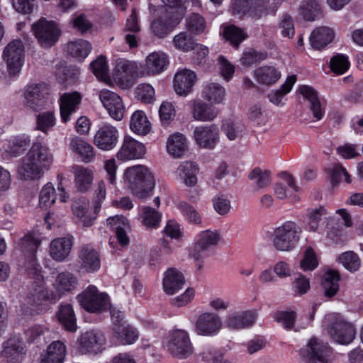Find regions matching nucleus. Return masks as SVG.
Segmentation results:
<instances>
[{"label": "nucleus", "mask_w": 363, "mask_h": 363, "mask_svg": "<svg viewBox=\"0 0 363 363\" xmlns=\"http://www.w3.org/2000/svg\"><path fill=\"white\" fill-rule=\"evenodd\" d=\"M219 130L216 125H202L196 127L194 136L199 147L213 149L218 141Z\"/></svg>", "instance_id": "nucleus-22"}, {"label": "nucleus", "mask_w": 363, "mask_h": 363, "mask_svg": "<svg viewBox=\"0 0 363 363\" xmlns=\"http://www.w3.org/2000/svg\"><path fill=\"white\" fill-rule=\"evenodd\" d=\"M25 157L45 170H48L53 162L50 149L42 143H34Z\"/></svg>", "instance_id": "nucleus-18"}, {"label": "nucleus", "mask_w": 363, "mask_h": 363, "mask_svg": "<svg viewBox=\"0 0 363 363\" xmlns=\"http://www.w3.org/2000/svg\"><path fill=\"white\" fill-rule=\"evenodd\" d=\"M89 206V201L83 198L74 201L72 206L74 215L79 218L82 225L86 227L91 226L95 219L87 214Z\"/></svg>", "instance_id": "nucleus-48"}, {"label": "nucleus", "mask_w": 363, "mask_h": 363, "mask_svg": "<svg viewBox=\"0 0 363 363\" xmlns=\"http://www.w3.org/2000/svg\"><path fill=\"white\" fill-rule=\"evenodd\" d=\"M26 349L23 342L17 337H11L3 345L1 357L11 363L22 362Z\"/></svg>", "instance_id": "nucleus-24"}, {"label": "nucleus", "mask_w": 363, "mask_h": 363, "mask_svg": "<svg viewBox=\"0 0 363 363\" xmlns=\"http://www.w3.org/2000/svg\"><path fill=\"white\" fill-rule=\"evenodd\" d=\"M178 207L187 222L195 225L201 223V217L193 206L182 202L178 205Z\"/></svg>", "instance_id": "nucleus-60"}, {"label": "nucleus", "mask_w": 363, "mask_h": 363, "mask_svg": "<svg viewBox=\"0 0 363 363\" xmlns=\"http://www.w3.org/2000/svg\"><path fill=\"white\" fill-rule=\"evenodd\" d=\"M299 12L305 20L312 21L320 15L321 9L317 1L306 0L301 3Z\"/></svg>", "instance_id": "nucleus-53"}, {"label": "nucleus", "mask_w": 363, "mask_h": 363, "mask_svg": "<svg viewBox=\"0 0 363 363\" xmlns=\"http://www.w3.org/2000/svg\"><path fill=\"white\" fill-rule=\"evenodd\" d=\"M335 37V31L327 26L316 28L311 34L310 43L313 48L320 50L330 43Z\"/></svg>", "instance_id": "nucleus-30"}, {"label": "nucleus", "mask_w": 363, "mask_h": 363, "mask_svg": "<svg viewBox=\"0 0 363 363\" xmlns=\"http://www.w3.org/2000/svg\"><path fill=\"white\" fill-rule=\"evenodd\" d=\"M66 355V346L60 340L52 342L47 349L41 363H62Z\"/></svg>", "instance_id": "nucleus-39"}, {"label": "nucleus", "mask_w": 363, "mask_h": 363, "mask_svg": "<svg viewBox=\"0 0 363 363\" xmlns=\"http://www.w3.org/2000/svg\"><path fill=\"white\" fill-rule=\"evenodd\" d=\"M125 182L133 194L138 199L147 197L155 186L154 177L144 165H134L124 172Z\"/></svg>", "instance_id": "nucleus-2"}, {"label": "nucleus", "mask_w": 363, "mask_h": 363, "mask_svg": "<svg viewBox=\"0 0 363 363\" xmlns=\"http://www.w3.org/2000/svg\"><path fill=\"white\" fill-rule=\"evenodd\" d=\"M30 143V138L28 135L22 134L11 138L6 140L3 146L5 152L13 157L21 155L28 147Z\"/></svg>", "instance_id": "nucleus-33"}, {"label": "nucleus", "mask_w": 363, "mask_h": 363, "mask_svg": "<svg viewBox=\"0 0 363 363\" xmlns=\"http://www.w3.org/2000/svg\"><path fill=\"white\" fill-rule=\"evenodd\" d=\"M145 154L144 145L129 136H125L116 154L118 160L127 161L143 157Z\"/></svg>", "instance_id": "nucleus-20"}, {"label": "nucleus", "mask_w": 363, "mask_h": 363, "mask_svg": "<svg viewBox=\"0 0 363 363\" xmlns=\"http://www.w3.org/2000/svg\"><path fill=\"white\" fill-rule=\"evenodd\" d=\"M138 67L135 62L126 60L117 62L115 68V77L118 81L129 82L137 74Z\"/></svg>", "instance_id": "nucleus-45"}, {"label": "nucleus", "mask_w": 363, "mask_h": 363, "mask_svg": "<svg viewBox=\"0 0 363 363\" xmlns=\"http://www.w3.org/2000/svg\"><path fill=\"white\" fill-rule=\"evenodd\" d=\"M179 175L184 179V183L187 186H194L197 182L196 172L198 168L190 162H184L178 169Z\"/></svg>", "instance_id": "nucleus-54"}, {"label": "nucleus", "mask_w": 363, "mask_h": 363, "mask_svg": "<svg viewBox=\"0 0 363 363\" xmlns=\"http://www.w3.org/2000/svg\"><path fill=\"white\" fill-rule=\"evenodd\" d=\"M32 28L34 35L43 48L52 46L59 38L60 30L52 21L40 19Z\"/></svg>", "instance_id": "nucleus-12"}, {"label": "nucleus", "mask_w": 363, "mask_h": 363, "mask_svg": "<svg viewBox=\"0 0 363 363\" xmlns=\"http://www.w3.org/2000/svg\"><path fill=\"white\" fill-rule=\"evenodd\" d=\"M322 323L327 333L339 344H350L355 337L353 325L338 313L326 315Z\"/></svg>", "instance_id": "nucleus-3"}, {"label": "nucleus", "mask_w": 363, "mask_h": 363, "mask_svg": "<svg viewBox=\"0 0 363 363\" xmlns=\"http://www.w3.org/2000/svg\"><path fill=\"white\" fill-rule=\"evenodd\" d=\"M77 284V278L72 272L66 271L56 276L53 286L59 294H63L74 290Z\"/></svg>", "instance_id": "nucleus-35"}, {"label": "nucleus", "mask_w": 363, "mask_h": 363, "mask_svg": "<svg viewBox=\"0 0 363 363\" xmlns=\"http://www.w3.org/2000/svg\"><path fill=\"white\" fill-rule=\"evenodd\" d=\"M300 92L310 102V109L315 120L319 121L322 119L324 116V110L321 108V104L315 90L311 86L303 85L300 87Z\"/></svg>", "instance_id": "nucleus-38"}, {"label": "nucleus", "mask_w": 363, "mask_h": 363, "mask_svg": "<svg viewBox=\"0 0 363 363\" xmlns=\"http://www.w3.org/2000/svg\"><path fill=\"white\" fill-rule=\"evenodd\" d=\"M185 284L184 275L174 268L168 269L163 278V289L167 294L172 295L181 290Z\"/></svg>", "instance_id": "nucleus-29"}, {"label": "nucleus", "mask_w": 363, "mask_h": 363, "mask_svg": "<svg viewBox=\"0 0 363 363\" xmlns=\"http://www.w3.org/2000/svg\"><path fill=\"white\" fill-rule=\"evenodd\" d=\"M302 228L296 223L291 220L283 223L276 228L272 235V242L278 251H291L298 244Z\"/></svg>", "instance_id": "nucleus-4"}, {"label": "nucleus", "mask_w": 363, "mask_h": 363, "mask_svg": "<svg viewBox=\"0 0 363 363\" xmlns=\"http://www.w3.org/2000/svg\"><path fill=\"white\" fill-rule=\"evenodd\" d=\"M194 328L195 332L199 335H216L222 328L221 318L215 313H201L195 321Z\"/></svg>", "instance_id": "nucleus-15"}, {"label": "nucleus", "mask_w": 363, "mask_h": 363, "mask_svg": "<svg viewBox=\"0 0 363 363\" xmlns=\"http://www.w3.org/2000/svg\"><path fill=\"white\" fill-rule=\"evenodd\" d=\"M48 94V89L44 83L27 86L23 93V104L32 111H40L46 106Z\"/></svg>", "instance_id": "nucleus-11"}, {"label": "nucleus", "mask_w": 363, "mask_h": 363, "mask_svg": "<svg viewBox=\"0 0 363 363\" xmlns=\"http://www.w3.org/2000/svg\"><path fill=\"white\" fill-rule=\"evenodd\" d=\"M118 137V131L116 127L105 124L96 131L94 137V143L101 150L110 151L116 146Z\"/></svg>", "instance_id": "nucleus-16"}, {"label": "nucleus", "mask_w": 363, "mask_h": 363, "mask_svg": "<svg viewBox=\"0 0 363 363\" xmlns=\"http://www.w3.org/2000/svg\"><path fill=\"white\" fill-rule=\"evenodd\" d=\"M55 190L52 183H47L41 189L39 203L42 208L50 207L55 201Z\"/></svg>", "instance_id": "nucleus-58"}, {"label": "nucleus", "mask_w": 363, "mask_h": 363, "mask_svg": "<svg viewBox=\"0 0 363 363\" xmlns=\"http://www.w3.org/2000/svg\"><path fill=\"white\" fill-rule=\"evenodd\" d=\"M140 27L138 23L137 14L135 9L132 10V13L127 19L125 32V39L130 48H135L138 46V35Z\"/></svg>", "instance_id": "nucleus-44"}, {"label": "nucleus", "mask_w": 363, "mask_h": 363, "mask_svg": "<svg viewBox=\"0 0 363 363\" xmlns=\"http://www.w3.org/2000/svg\"><path fill=\"white\" fill-rule=\"evenodd\" d=\"M92 46L91 43L83 39L69 42L67 44V51L72 57L78 62H83L89 55Z\"/></svg>", "instance_id": "nucleus-41"}, {"label": "nucleus", "mask_w": 363, "mask_h": 363, "mask_svg": "<svg viewBox=\"0 0 363 363\" xmlns=\"http://www.w3.org/2000/svg\"><path fill=\"white\" fill-rule=\"evenodd\" d=\"M90 68L94 75L103 81L108 79V65L104 56L99 57L90 64Z\"/></svg>", "instance_id": "nucleus-62"}, {"label": "nucleus", "mask_w": 363, "mask_h": 363, "mask_svg": "<svg viewBox=\"0 0 363 363\" xmlns=\"http://www.w3.org/2000/svg\"><path fill=\"white\" fill-rule=\"evenodd\" d=\"M113 334L121 345L133 344L139 337V333L136 328L130 325L113 327Z\"/></svg>", "instance_id": "nucleus-40"}, {"label": "nucleus", "mask_w": 363, "mask_h": 363, "mask_svg": "<svg viewBox=\"0 0 363 363\" xmlns=\"http://www.w3.org/2000/svg\"><path fill=\"white\" fill-rule=\"evenodd\" d=\"M70 150L77 155L85 163L91 162L95 159L94 149L87 141L78 136L70 138Z\"/></svg>", "instance_id": "nucleus-28"}, {"label": "nucleus", "mask_w": 363, "mask_h": 363, "mask_svg": "<svg viewBox=\"0 0 363 363\" xmlns=\"http://www.w3.org/2000/svg\"><path fill=\"white\" fill-rule=\"evenodd\" d=\"M192 103V116L196 121H211L218 114L217 108L212 107L201 100H194Z\"/></svg>", "instance_id": "nucleus-31"}, {"label": "nucleus", "mask_w": 363, "mask_h": 363, "mask_svg": "<svg viewBox=\"0 0 363 363\" xmlns=\"http://www.w3.org/2000/svg\"><path fill=\"white\" fill-rule=\"evenodd\" d=\"M72 172L74 176L77 189L82 192H86L89 190L94 179L93 172L81 165L74 166Z\"/></svg>", "instance_id": "nucleus-34"}, {"label": "nucleus", "mask_w": 363, "mask_h": 363, "mask_svg": "<svg viewBox=\"0 0 363 363\" xmlns=\"http://www.w3.org/2000/svg\"><path fill=\"white\" fill-rule=\"evenodd\" d=\"M78 258L80 269L86 272H95L101 267L99 255L91 245H82L79 251Z\"/></svg>", "instance_id": "nucleus-19"}, {"label": "nucleus", "mask_w": 363, "mask_h": 363, "mask_svg": "<svg viewBox=\"0 0 363 363\" xmlns=\"http://www.w3.org/2000/svg\"><path fill=\"white\" fill-rule=\"evenodd\" d=\"M45 171L35 163L29 161L26 157L22 159V162L18 167V177L24 180L40 179L43 176Z\"/></svg>", "instance_id": "nucleus-32"}, {"label": "nucleus", "mask_w": 363, "mask_h": 363, "mask_svg": "<svg viewBox=\"0 0 363 363\" xmlns=\"http://www.w3.org/2000/svg\"><path fill=\"white\" fill-rule=\"evenodd\" d=\"M196 80V74L192 70L189 69L179 70L174 78V89L177 94L186 96L192 91Z\"/></svg>", "instance_id": "nucleus-23"}, {"label": "nucleus", "mask_w": 363, "mask_h": 363, "mask_svg": "<svg viewBox=\"0 0 363 363\" xmlns=\"http://www.w3.org/2000/svg\"><path fill=\"white\" fill-rule=\"evenodd\" d=\"M337 260L347 270L354 272L357 271L361 265V260L358 255L352 251H347L342 253Z\"/></svg>", "instance_id": "nucleus-55"}, {"label": "nucleus", "mask_w": 363, "mask_h": 363, "mask_svg": "<svg viewBox=\"0 0 363 363\" xmlns=\"http://www.w3.org/2000/svg\"><path fill=\"white\" fill-rule=\"evenodd\" d=\"M166 347L172 356L182 359L188 358L194 352L189 335L184 330H175L170 333Z\"/></svg>", "instance_id": "nucleus-8"}, {"label": "nucleus", "mask_w": 363, "mask_h": 363, "mask_svg": "<svg viewBox=\"0 0 363 363\" xmlns=\"http://www.w3.org/2000/svg\"><path fill=\"white\" fill-rule=\"evenodd\" d=\"M74 238L67 235L54 239L50 245V255L57 262L65 261L70 254Z\"/></svg>", "instance_id": "nucleus-26"}, {"label": "nucleus", "mask_w": 363, "mask_h": 363, "mask_svg": "<svg viewBox=\"0 0 363 363\" xmlns=\"http://www.w3.org/2000/svg\"><path fill=\"white\" fill-rule=\"evenodd\" d=\"M82 101V95L77 92L63 94L60 99V116L63 123L70 120V116L79 108Z\"/></svg>", "instance_id": "nucleus-25"}, {"label": "nucleus", "mask_w": 363, "mask_h": 363, "mask_svg": "<svg viewBox=\"0 0 363 363\" xmlns=\"http://www.w3.org/2000/svg\"><path fill=\"white\" fill-rule=\"evenodd\" d=\"M340 274L337 271H328L323 278V287L328 297L335 296L339 289Z\"/></svg>", "instance_id": "nucleus-52"}, {"label": "nucleus", "mask_w": 363, "mask_h": 363, "mask_svg": "<svg viewBox=\"0 0 363 363\" xmlns=\"http://www.w3.org/2000/svg\"><path fill=\"white\" fill-rule=\"evenodd\" d=\"M37 129L47 133L55 124V118L54 113L51 111L44 112L37 116L36 120Z\"/></svg>", "instance_id": "nucleus-63"}, {"label": "nucleus", "mask_w": 363, "mask_h": 363, "mask_svg": "<svg viewBox=\"0 0 363 363\" xmlns=\"http://www.w3.org/2000/svg\"><path fill=\"white\" fill-rule=\"evenodd\" d=\"M57 318L66 330L70 332L77 330V319L72 306L69 304L61 306L57 313Z\"/></svg>", "instance_id": "nucleus-51"}, {"label": "nucleus", "mask_w": 363, "mask_h": 363, "mask_svg": "<svg viewBox=\"0 0 363 363\" xmlns=\"http://www.w3.org/2000/svg\"><path fill=\"white\" fill-rule=\"evenodd\" d=\"M169 64L167 54L163 52H153L145 60L144 72L147 75H155L162 72Z\"/></svg>", "instance_id": "nucleus-27"}, {"label": "nucleus", "mask_w": 363, "mask_h": 363, "mask_svg": "<svg viewBox=\"0 0 363 363\" xmlns=\"http://www.w3.org/2000/svg\"><path fill=\"white\" fill-rule=\"evenodd\" d=\"M40 235L33 232L21 238L19 245L21 250L26 254L25 267L30 274L36 277L37 279L42 277L41 267L38 263L35 253L41 243Z\"/></svg>", "instance_id": "nucleus-5"}, {"label": "nucleus", "mask_w": 363, "mask_h": 363, "mask_svg": "<svg viewBox=\"0 0 363 363\" xmlns=\"http://www.w3.org/2000/svg\"><path fill=\"white\" fill-rule=\"evenodd\" d=\"M281 72L274 66H262L254 71V77L261 84L273 85L281 77Z\"/></svg>", "instance_id": "nucleus-36"}, {"label": "nucleus", "mask_w": 363, "mask_h": 363, "mask_svg": "<svg viewBox=\"0 0 363 363\" xmlns=\"http://www.w3.org/2000/svg\"><path fill=\"white\" fill-rule=\"evenodd\" d=\"M282 182L275 184L274 187V194L279 199H284L292 191H297L298 187L294 183V180L291 175L287 172H283L281 174Z\"/></svg>", "instance_id": "nucleus-46"}, {"label": "nucleus", "mask_w": 363, "mask_h": 363, "mask_svg": "<svg viewBox=\"0 0 363 363\" xmlns=\"http://www.w3.org/2000/svg\"><path fill=\"white\" fill-rule=\"evenodd\" d=\"M223 35L236 48H238L240 43L247 37V35L242 29L233 25L224 27Z\"/></svg>", "instance_id": "nucleus-57"}, {"label": "nucleus", "mask_w": 363, "mask_h": 363, "mask_svg": "<svg viewBox=\"0 0 363 363\" xmlns=\"http://www.w3.org/2000/svg\"><path fill=\"white\" fill-rule=\"evenodd\" d=\"M188 30L195 34H199L204 31L206 22L204 18L198 13H193L186 19Z\"/></svg>", "instance_id": "nucleus-64"}, {"label": "nucleus", "mask_w": 363, "mask_h": 363, "mask_svg": "<svg viewBox=\"0 0 363 363\" xmlns=\"http://www.w3.org/2000/svg\"><path fill=\"white\" fill-rule=\"evenodd\" d=\"M80 306L90 313H101L110 306L109 296L106 293L99 292L95 286H89L77 296Z\"/></svg>", "instance_id": "nucleus-7"}, {"label": "nucleus", "mask_w": 363, "mask_h": 363, "mask_svg": "<svg viewBox=\"0 0 363 363\" xmlns=\"http://www.w3.org/2000/svg\"><path fill=\"white\" fill-rule=\"evenodd\" d=\"M255 311H238L229 313L225 318V326L230 330H242L252 327L256 321Z\"/></svg>", "instance_id": "nucleus-21"}, {"label": "nucleus", "mask_w": 363, "mask_h": 363, "mask_svg": "<svg viewBox=\"0 0 363 363\" xmlns=\"http://www.w3.org/2000/svg\"><path fill=\"white\" fill-rule=\"evenodd\" d=\"M99 99L112 118L116 121L123 119L125 108L121 98L117 94L103 89L99 93Z\"/></svg>", "instance_id": "nucleus-17"}, {"label": "nucleus", "mask_w": 363, "mask_h": 363, "mask_svg": "<svg viewBox=\"0 0 363 363\" xmlns=\"http://www.w3.org/2000/svg\"><path fill=\"white\" fill-rule=\"evenodd\" d=\"M130 128L140 135H145L150 131L151 124L145 112L138 110L132 114Z\"/></svg>", "instance_id": "nucleus-42"}, {"label": "nucleus", "mask_w": 363, "mask_h": 363, "mask_svg": "<svg viewBox=\"0 0 363 363\" xmlns=\"http://www.w3.org/2000/svg\"><path fill=\"white\" fill-rule=\"evenodd\" d=\"M173 44L177 50L187 52L191 50L195 43L190 34L186 32H181L174 37Z\"/></svg>", "instance_id": "nucleus-59"}, {"label": "nucleus", "mask_w": 363, "mask_h": 363, "mask_svg": "<svg viewBox=\"0 0 363 363\" xmlns=\"http://www.w3.org/2000/svg\"><path fill=\"white\" fill-rule=\"evenodd\" d=\"M139 218L143 225L149 228H157L161 222V214L155 208L143 206L140 208Z\"/></svg>", "instance_id": "nucleus-49"}, {"label": "nucleus", "mask_w": 363, "mask_h": 363, "mask_svg": "<svg viewBox=\"0 0 363 363\" xmlns=\"http://www.w3.org/2000/svg\"><path fill=\"white\" fill-rule=\"evenodd\" d=\"M3 60L6 63L10 75L18 74L24 62V46L19 40L9 43L3 52Z\"/></svg>", "instance_id": "nucleus-10"}, {"label": "nucleus", "mask_w": 363, "mask_h": 363, "mask_svg": "<svg viewBox=\"0 0 363 363\" xmlns=\"http://www.w3.org/2000/svg\"><path fill=\"white\" fill-rule=\"evenodd\" d=\"M167 6L161 8L162 16L151 23L153 34L159 38H165L179 23L184 15L183 0H161Z\"/></svg>", "instance_id": "nucleus-1"}, {"label": "nucleus", "mask_w": 363, "mask_h": 363, "mask_svg": "<svg viewBox=\"0 0 363 363\" xmlns=\"http://www.w3.org/2000/svg\"><path fill=\"white\" fill-rule=\"evenodd\" d=\"M296 81V75H291L288 77L285 83L282 84L279 89L272 90L268 94L269 101L276 106H282L284 104L282 101L283 99L291 91Z\"/></svg>", "instance_id": "nucleus-47"}, {"label": "nucleus", "mask_w": 363, "mask_h": 363, "mask_svg": "<svg viewBox=\"0 0 363 363\" xmlns=\"http://www.w3.org/2000/svg\"><path fill=\"white\" fill-rule=\"evenodd\" d=\"M348 57L343 54H337L331 57L330 67L333 72L337 75L345 74L350 68Z\"/></svg>", "instance_id": "nucleus-56"}, {"label": "nucleus", "mask_w": 363, "mask_h": 363, "mask_svg": "<svg viewBox=\"0 0 363 363\" xmlns=\"http://www.w3.org/2000/svg\"><path fill=\"white\" fill-rule=\"evenodd\" d=\"M220 238V234L217 230H206L201 231L190 250V256L196 261L203 260L209 256L211 248L218 244Z\"/></svg>", "instance_id": "nucleus-9"}, {"label": "nucleus", "mask_w": 363, "mask_h": 363, "mask_svg": "<svg viewBox=\"0 0 363 363\" xmlns=\"http://www.w3.org/2000/svg\"><path fill=\"white\" fill-rule=\"evenodd\" d=\"M105 344L104 335L99 331L82 333L77 340V349L81 354H97Z\"/></svg>", "instance_id": "nucleus-13"}, {"label": "nucleus", "mask_w": 363, "mask_h": 363, "mask_svg": "<svg viewBox=\"0 0 363 363\" xmlns=\"http://www.w3.org/2000/svg\"><path fill=\"white\" fill-rule=\"evenodd\" d=\"M232 9L233 13H247L256 19L274 13L263 0H236Z\"/></svg>", "instance_id": "nucleus-14"}, {"label": "nucleus", "mask_w": 363, "mask_h": 363, "mask_svg": "<svg viewBox=\"0 0 363 363\" xmlns=\"http://www.w3.org/2000/svg\"><path fill=\"white\" fill-rule=\"evenodd\" d=\"M275 320L286 330H294L296 328L295 320L296 314L294 311H279L274 315Z\"/></svg>", "instance_id": "nucleus-61"}, {"label": "nucleus", "mask_w": 363, "mask_h": 363, "mask_svg": "<svg viewBox=\"0 0 363 363\" xmlns=\"http://www.w3.org/2000/svg\"><path fill=\"white\" fill-rule=\"evenodd\" d=\"M326 172L330 182L333 184H337L344 181L347 184L352 182L351 176L347 169L339 162L333 163L326 169Z\"/></svg>", "instance_id": "nucleus-50"}, {"label": "nucleus", "mask_w": 363, "mask_h": 363, "mask_svg": "<svg viewBox=\"0 0 363 363\" xmlns=\"http://www.w3.org/2000/svg\"><path fill=\"white\" fill-rule=\"evenodd\" d=\"M303 363H329L332 361V350L322 340L312 337L299 352Z\"/></svg>", "instance_id": "nucleus-6"}, {"label": "nucleus", "mask_w": 363, "mask_h": 363, "mask_svg": "<svg viewBox=\"0 0 363 363\" xmlns=\"http://www.w3.org/2000/svg\"><path fill=\"white\" fill-rule=\"evenodd\" d=\"M225 96V89L218 83H208L203 89L201 96L207 101L218 104L223 101Z\"/></svg>", "instance_id": "nucleus-43"}, {"label": "nucleus", "mask_w": 363, "mask_h": 363, "mask_svg": "<svg viewBox=\"0 0 363 363\" xmlns=\"http://www.w3.org/2000/svg\"><path fill=\"white\" fill-rule=\"evenodd\" d=\"M187 148V140L183 134L176 133L169 137L167 142V150L168 153L174 157H182Z\"/></svg>", "instance_id": "nucleus-37"}]
</instances>
